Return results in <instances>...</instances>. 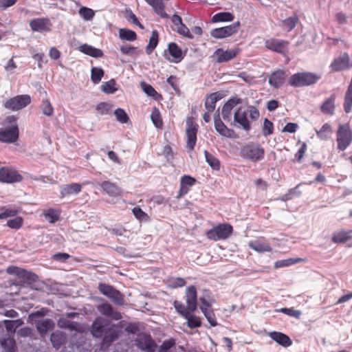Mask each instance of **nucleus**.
Instances as JSON below:
<instances>
[{
    "label": "nucleus",
    "mask_w": 352,
    "mask_h": 352,
    "mask_svg": "<svg viewBox=\"0 0 352 352\" xmlns=\"http://www.w3.org/2000/svg\"><path fill=\"white\" fill-rule=\"evenodd\" d=\"M168 285L172 288L182 287H184L186 282L183 278H170L168 280Z\"/></svg>",
    "instance_id": "60"
},
{
    "label": "nucleus",
    "mask_w": 352,
    "mask_h": 352,
    "mask_svg": "<svg viewBox=\"0 0 352 352\" xmlns=\"http://www.w3.org/2000/svg\"><path fill=\"white\" fill-rule=\"evenodd\" d=\"M23 176L13 166H3L0 168V182L5 184H14L21 182Z\"/></svg>",
    "instance_id": "9"
},
{
    "label": "nucleus",
    "mask_w": 352,
    "mask_h": 352,
    "mask_svg": "<svg viewBox=\"0 0 352 352\" xmlns=\"http://www.w3.org/2000/svg\"><path fill=\"white\" fill-rule=\"evenodd\" d=\"M201 311L211 326L215 327L217 325L215 314L212 309H208Z\"/></svg>",
    "instance_id": "58"
},
{
    "label": "nucleus",
    "mask_w": 352,
    "mask_h": 352,
    "mask_svg": "<svg viewBox=\"0 0 352 352\" xmlns=\"http://www.w3.org/2000/svg\"><path fill=\"white\" fill-rule=\"evenodd\" d=\"M298 21L299 19L298 16L295 14L283 20L282 25L287 32H290L295 28Z\"/></svg>",
    "instance_id": "46"
},
{
    "label": "nucleus",
    "mask_w": 352,
    "mask_h": 352,
    "mask_svg": "<svg viewBox=\"0 0 352 352\" xmlns=\"http://www.w3.org/2000/svg\"><path fill=\"white\" fill-rule=\"evenodd\" d=\"M116 82L115 80L111 79L107 82H104L101 85V90L108 94L115 93L118 89L116 87Z\"/></svg>",
    "instance_id": "49"
},
{
    "label": "nucleus",
    "mask_w": 352,
    "mask_h": 352,
    "mask_svg": "<svg viewBox=\"0 0 352 352\" xmlns=\"http://www.w3.org/2000/svg\"><path fill=\"white\" fill-rule=\"evenodd\" d=\"M233 232V227L230 223H219L206 232V236L210 241H217L228 239Z\"/></svg>",
    "instance_id": "5"
},
{
    "label": "nucleus",
    "mask_w": 352,
    "mask_h": 352,
    "mask_svg": "<svg viewBox=\"0 0 352 352\" xmlns=\"http://www.w3.org/2000/svg\"><path fill=\"white\" fill-rule=\"evenodd\" d=\"M159 42V33L156 30L152 31L151 36L149 38L148 44L146 47L147 54H151L157 47Z\"/></svg>",
    "instance_id": "40"
},
{
    "label": "nucleus",
    "mask_w": 352,
    "mask_h": 352,
    "mask_svg": "<svg viewBox=\"0 0 352 352\" xmlns=\"http://www.w3.org/2000/svg\"><path fill=\"white\" fill-rule=\"evenodd\" d=\"M79 50L82 53L94 58L102 57L103 56V52L101 50L95 48L87 44L80 45Z\"/></svg>",
    "instance_id": "36"
},
{
    "label": "nucleus",
    "mask_w": 352,
    "mask_h": 352,
    "mask_svg": "<svg viewBox=\"0 0 352 352\" xmlns=\"http://www.w3.org/2000/svg\"><path fill=\"white\" fill-rule=\"evenodd\" d=\"M332 133L331 126L329 124L326 123L320 128V130L316 131L317 137L321 140H327Z\"/></svg>",
    "instance_id": "41"
},
{
    "label": "nucleus",
    "mask_w": 352,
    "mask_h": 352,
    "mask_svg": "<svg viewBox=\"0 0 352 352\" xmlns=\"http://www.w3.org/2000/svg\"><path fill=\"white\" fill-rule=\"evenodd\" d=\"M337 149L346 150L352 142V131L349 124H340L336 131Z\"/></svg>",
    "instance_id": "6"
},
{
    "label": "nucleus",
    "mask_w": 352,
    "mask_h": 352,
    "mask_svg": "<svg viewBox=\"0 0 352 352\" xmlns=\"http://www.w3.org/2000/svg\"><path fill=\"white\" fill-rule=\"evenodd\" d=\"M98 290L101 294L109 298L114 305L118 306L124 305V296L114 287L106 283H100Z\"/></svg>",
    "instance_id": "7"
},
{
    "label": "nucleus",
    "mask_w": 352,
    "mask_h": 352,
    "mask_svg": "<svg viewBox=\"0 0 352 352\" xmlns=\"http://www.w3.org/2000/svg\"><path fill=\"white\" fill-rule=\"evenodd\" d=\"M241 102V99L238 97L230 98L223 106L222 117L226 121H230L232 117V111L234 107Z\"/></svg>",
    "instance_id": "24"
},
{
    "label": "nucleus",
    "mask_w": 352,
    "mask_h": 352,
    "mask_svg": "<svg viewBox=\"0 0 352 352\" xmlns=\"http://www.w3.org/2000/svg\"><path fill=\"white\" fill-rule=\"evenodd\" d=\"M6 272L9 274H14L21 278L25 280H30L32 275V273L16 266H11L8 267Z\"/></svg>",
    "instance_id": "35"
},
{
    "label": "nucleus",
    "mask_w": 352,
    "mask_h": 352,
    "mask_svg": "<svg viewBox=\"0 0 352 352\" xmlns=\"http://www.w3.org/2000/svg\"><path fill=\"white\" fill-rule=\"evenodd\" d=\"M102 191L111 197H119L122 194V189L116 184L109 181H103L100 184Z\"/></svg>",
    "instance_id": "25"
},
{
    "label": "nucleus",
    "mask_w": 352,
    "mask_h": 352,
    "mask_svg": "<svg viewBox=\"0 0 352 352\" xmlns=\"http://www.w3.org/2000/svg\"><path fill=\"white\" fill-rule=\"evenodd\" d=\"M185 300L186 306L190 311L194 312L197 309V292L195 286L188 287L185 292Z\"/></svg>",
    "instance_id": "21"
},
{
    "label": "nucleus",
    "mask_w": 352,
    "mask_h": 352,
    "mask_svg": "<svg viewBox=\"0 0 352 352\" xmlns=\"http://www.w3.org/2000/svg\"><path fill=\"white\" fill-rule=\"evenodd\" d=\"M221 98V94L219 92H214L208 95L205 101V107L208 113H212L214 111L216 103Z\"/></svg>",
    "instance_id": "33"
},
{
    "label": "nucleus",
    "mask_w": 352,
    "mask_h": 352,
    "mask_svg": "<svg viewBox=\"0 0 352 352\" xmlns=\"http://www.w3.org/2000/svg\"><path fill=\"white\" fill-rule=\"evenodd\" d=\"M248 246L252 250L259 252H271L272 248L264 236H259L248 242Z\"/></svg>",
    "instance_id": "18"
},
{
    "label": "nucleus",
    "mask_w": 352,
    "mask_h": 352,
    "mask_svg": "<svg viewBox=\"0 0 352 352\" xmlns=\"http://www.w3.org/2000/svg\"><path fill=\"white\" fill-rule=\"evenodd\" d=\"M206 161L208 165L214 170H219L220 169V161L214 155L210 153L208 151H204Z\"/></svg>",
    "instance_id": "42"
},
{
    "label": "nucleus",
    "mask_w": 352,
    "mask_h": 352,
    "mask_svg": "<svg viewBox=\"0 0 352 352\" xmlns=\"http://www.w3.org/2000/svg\"><path fill=\"white\" fill-rule=\"evenodd\" d=\"M114 113L117 120L121 123H126L129 119L127 114L122 109L118 108Z\"/></svg>",
    "instance_id": "62"
},
{
    "label": "nucleus",
    "mask_w": 352,
    "mask_h": 352,
    "mask_svg": "<svg viewBox=\"0 0 352 352\" xmlns=\"http://www.w3.org/2000/svg\"><path fill=\"white\" fill-rule=\"evenodd\" d=\"M19 138V129L16 125L6 129H0V141L14 143Z\"/></svg>",
    "instance_id": "19"
},
{
    "label": "nucleus",
    "mask_w": 352,
    "mask_h": 352,
    "mask_svg": "<svg viewBox=\"0 0 352 352\" xmlns=\"http://www.w3.org/2000/svg\"><path fill=\"white\" fill-rule=\"evenodd\" d=\"M214 128L221 135L226 138H232L234 133L232 129H228L221 121L219 114L214 118Z\"/></svg>",
    "instance_id": "27"
},
{
    "label": "nucleus",
    "mask_w": 352,
    "mask_h": 352,
    "mask_svg": "<svg viewBox=\"0 0 352 352\" xmlns=\"http://www.w3.org/2000/svg\"><path fill=\"white\" fill-rule=\"evenodd\" d=\"M91 333L96 338L103 337L102 343L110 345L116 340L120 335V331L114 324L110 323L107 320L97 317L91 327Z\"/></svg>",
    "instance_id": "1"
},
{
    "label": "nucleus",
    "mask_w": 352,
    "mask_h": 352,
    "mask_svg": "<svg viewBox=\"0 0 352 352\" xmlns=\"http://www.w3.org/2000/svg\"><path fill=\"white\" fill-rule=\"evenodd\" d=\"M40 108L43 113L47 116H52L54 114V107L47 99L42 101Z\"/></svg>",
    "instance_id": "53"
},
{
    "label": "nucleus",
    "mask_w": 352,
    "mask_h": 352,
    "mask_svg": "<svg viewBox=\"0 0 352 352\" xmlns=\"http://www.w3.org/2000/svg\"><path fill=\"white\" fill-rule=\"evenodd\" d=\"M1 210H3V212L0 213V219H4L8 217H14L19 212V210H17L15 208L3 207L1 208Z\"/></svg>",
    "instance_id": "56"
},
{
    "label": "nucleus",
    "mask_w": 352,
    "mask_h": 352,
    "mask_svg": "<svg viewBox=\"0 0 352 352\" xmlns=\"http://www.w3.org/2000/svg\"><path fill=\"white\" fill-rule=\"evenodd\" d=\"M192 312H190L187 317L184 318L187 320V325L191 329L197 328L201 327V322L200 318L192 314Z\"/></svg>",
    "instance_id": "47"
},
{
    "label": "nucleus",
    "mask_w": 352,
    "mask_h": 352,
    "mask_svg": "<svg viewBox=\"0 0 352 352\" xmlns=\"http://www.w3.org/2000/svg\"><path fill=\"white\" fill-rule=\"evenodd\" d=\"M186 134L187 138L186 148L192 151L194 150L196 145L199 125L195 122L194 118L191 116L186 118Z\"/></svg>",
    "instance_id": "8"
},
{
    "label": "nucleus",
    "mask_w": 352,
    "mask_h": 352,
    "mask_svg": "<svg viewBox=\"0 0 352 352\" xmlns=\"http://www.w3.org/2000/svg\"><path fill=\"white\" fill-rule=\"evenodd\" d=\"M274 131V124L273 123L269 120L267 118H265L263 122V126L262 133L263 135L265 137L271 135Z\"/></svg>",
    "instance_id": "59"
},
{
    "label": "nucleus",
    "mask_w": 352,
    "mask_h": 352,
    "mask_svg": "<svg viewBox=\"0 0 352 352\" xmlns=\"http://www.w3.org/2000/svg\"><path fill=\"white\" fill-rule=\"evenodd\" d=\"M352 239V230L348 231L341 229L333 233L331 241L335 243H344Z\"/></svg>",
    "instance_id": "30"
},
{
    "label": "nucleus",
    "mask_w": 352,
    "mask_h": 352,
    "mask_svg": "<svg viewBox=\"0 0 352 352\" xmlns=\"http://www.w3.org/2000/svg\"><path fill=\"white\" fill-rule=\"evenodd\" d=\"M23 224V219L21 217H16L14 219H10L7 222V226L12 228L15 230H19L22 227Z\"/></svg>",
    "instance_id": "57"
},
{
    "label": "nucleus",
    "mask_w": 352,
    "mask_h": 352,
    "mask_svg": "<svg viewBox=\"0 0 352 352\" xmlns=\"http://www.w3.org/2000/svg\"><path fill=\"white\" fill-rule=\"evenodd\" d=\"M248 113L252 120H256L260 116V113L257 107L253 105H250L248 107V111H245L242 107H239L234 114V121L237 124L239 127L242 128L246 131L251 129V123L248 119Z\"/></svg>",
    "instance_id": "2"
},
{
    "label": "nucleus",
    "mask_w": 352,
    "mask_h": 352,
    "mask_svg": "<svg viewBox=\"0 0 352 352\" xmlns=\"http://www.w3.org/2000/svg\"><path fill=\"white\" fill-rule=\"evenodd\" d=\"M52 24L48 18H37L30 21V27L34 32H49Z\"/></svg>",
    "instance_id": "23"
},
{
    "label": "nucleus",
    "mask_w": 352,
    "mask_h": 352,
    "mask_svg": "<svg viewBox=\"0 0 352 352\" xmlns=\"http://www.w3.org/2000/svg\"><path fill=\"white\" fill-rule=\"evenodd\" d=\"M112 106L107 102H100L97 104L96 110L101 114L105 115L109 113L111 110Z\"/></svg>",
    "instance_id": "63"
},
{
    "label": "nucleus",
    "mask_w": 352,
    "mask_h": 352,
    "mask_svg": "<svg viewBox=\"0 0 352 352\" xmlns=\"http://www.w3.org/2000/svg\"><path fill=\"white\" fill-rule=\"evenodd\" d=\"M141 87L148 96H151L155 99H157L160 96L161 97L160 94H159L151 85L146 83L145 82H142L141 83Z\"/></svg>",
    "instance_id": "54"
},
{
    "label": "nucleus",
    "mask_w": 352,
    "mask_h": 352,
    "mask_svg": "<svg viewBox=\"0 0 352 352\" xmlns=\"http://www.w3.org/2000/svg\"><path fill=\"white\" fill-rule=\"evenodd\" d=\"M104 76V71L102 69L99 67H93L91 71V79L95 84L100 82L102 78Z\"/></svg>",
    "instance_id": "52"
},
{
    "label": "nucleus",
    "mask_w": 352,
    "mask_h": 352,
    "mask_svg": "<svg viewBox=\"0 0 352 352\" xmlns=\"http://www.w3.org/2000/svg\"><path fill=\"white\" fill-rule=\"evenodd\" d=\"M50 341L54 348L58 349L65 342V337L61 332H54L50 336Z\"/></svg>",
    "instance_id": "38"
},
{
    "label": "nucleus",
    "mask_w": 352,
    "mask_h": 352,
    "mask_svg": "<svg viewBox=\"0 0 352 352\" xmlns=\"http://www.w3.org/2000/svg\"><path fill=\"white\" fill-rule=\"evenodd\" d=\"M320 78L315 73L304 72H298L292 75L288 80V85L294 87H302L314 85Z\"/></svg>",
    "instance_id": "3"
},
{
    "label": "nucleus",
    "mask_w": 352,
    "mask_h": 352,
    "mask_svg": "<svg viewBox=\"0 0 352 352\" xmlns=\"http://www.w3.org/2000/svg\"><path fill=\"white\" fill-rule=\"evenodd\" d=\"M199 301L201 303L199 306L200 309L201 311H204L208 309H211L214 300L212 298L210 291L205 289L203 296L199 298Z\"/></svg>",
    "instance_id": "34"
},
{
    "label": "nucleus",
    "mask_w": 352,
    "mask_h": 352,
    "mask_svg": "<svg viewBox=\"0 0 352 352\" xmlns=\"http://www.w3.org/2000/svg\"><path fill=\"white\" fill-rule=\"evenodd\" d=\"M336 96L333 94L329 98L326 99L320 107V111L322 113L327 115H333L336 109L335 101Z\"/></svg>",
    "instance_id": "31"
},
{
    "label": "nucleus",
    "mask_w": 352,
    "mask_h": 352,
    "mask_svg": "<svg viewBox=\"0 0 352 352\" xmlns=\"http://www.w3.org/2000/svg\"><path fill=\"white\" fill-rule=\"evenodd\" d=\"M160 17L168 18V14L165 12V4L163 0H144Z\"/></svg>",
    "instance_id": "29"
},
{
    "label": "nucleus",
    "mask_w": 352,
    "mask_h": 352,
    "mask_svg": "<svg viewBox=\"0 0 352 352\" xmlns=\"http://www.w3.org/2000/svg\"><path fill=\"white\" fill-rule=\"evenodd\" d=\"M151 118L153 124L158 129L163 126V122L161 118L160 112L157 107H155L151 114Z\"/></svg>",
    "instance_id": "48"
},
{
    "label": "nucleus",
    "mask_w": 352,
    "mask_h": 352,
    "mask_svg": "<svg viewBox=\"0 0 352 352\" xmlns=\"http://www.w3.org/2000/svg\"><path fill=\"white\" fill-rule=\"evenodd\" d=\"M137 347L145 352H155L157 344L153 340L151 336L147 333H141L135 340Z\"/></svg>",
    "instance_id": "14"
},
{
    "label": "nucleus",
    "mask_w": 352,
    "mask_h": 352,
    "mask_svg": "<svg viewBox=\"0 0 352 352\" xmlns=\"http://www.w3.org/2000/svg\"><path fill=\"white\" fill-rule=\"evenodd\" d=\"M60 210L49 208L43 212V215L50 223H54L60 219Z\"/></svg>",
    "instance_id": "39"
},
{
    "label": "nucleus",
    "mask_w": 352,
    "mask_h": 352,
    "mask_svg": "<svg viewBox=\"0 0 352 352\" xmlns=\"http://www.w3.org/2000/svg\"><path fill=\"white\" fill-rule=\"evenodd\" d=\"M173 306L175 309V310L177 311V312L181 316H182L183 318H185V317H187L188 316V314L190 313V312H192V311H190V309H188V307L186 306L185 307L182 302L178 301V300H175L173 302Z\"/></svg>",
    "instance_id": "50"
},
{
    "label": "nucleus",
    "mask_w": 352,
    "mask_h": 352,
    "mask_svg": "<svg viewBox=\"0 0 352 352\" xmlns=\"http://www.w3.org/2000/svg\"><path fill=\"white\" fill-rule=\"evenodd\" d=\"M197 182L195 178L190 175H184L180 178V185L177 199H180L186 195L189 191L192 186H193Z\"/></svg>",
    "instance_id": "22"
},
{
    "label": "nucleus",
    "mask_w": 352,
    "mask_h": 352,
    "mask_svg": "<svg viewBox=\"0 0 352 352\" xmlns=\"http://www.w3.org/2000/svg\"><path fill=\"white\" fill-rule=\"evenodd\" d=\"M329 67L333 72L349 70L352 67V61L349 54L345 52L334 58Z\"/></svg>",
    "instance_id": "16"
},
{
    "label": "nucleus",
    "mask_w": 352,
    "mask_h": 352,
    "mask_svg": "<svg viewBox=\"0 0 352 352\" xmlns=\"http://www.w3.org/2000/svg\"><path fill=\"white\" fill-rule=\"evenodd\" d=\"M287 77V75L284 70L277 69L269 76L268 82L273 88L278 89L285 84Z\"/></svg>",
    "instance_id": "20"
},
{
    "label": "nucleus",
    "mask_w": 352,
    "mask_h": 352,
    "mask_svg": "<svg viewBox=\"0 0 352 352\" xmlns=\"http://www.w3.org/2000/svg\"><path fill=\"white\" fill-rule=\"evenodd\" d=\"M1 344L6 352H16V342L14 338L8 337L1 340Z\"/></svg>",
    "instance_id": "44"
},
{
    "label": "nucleus",
    "mask_w": 352,
    "mask_h": 352,
    "mask_svg": "<svg viewBox=\"0 0 352 352\" xmlns=\"http://www.w3.org/2000/svg\"><path fill=\"white\" fill-rule=\"evenodd\" d=\"M289 41L271 38L265 41V47L272 52L285 55L288 53Z\"/></svg>",
    "instance_id": "15"
},
{
    "label": "nucleus",
    "mask_w": 352,
    "mask_h": 352,
    "mask_svg": "<svg viewBox=\"0 0 352 352\" xmlns=\"http://www.w3.org/2000/svg\"><path fill=\"white\" fill-rule=\"evenodd\" d=\"M120 38L124 41H133L137 39V34L129 29L122 28L119 30Z\"/></svg>",
    "instance_id": "43"
},
{
    "label": "nucleus",
    "mask_w": 352,
    "mask_h": 352,
    "mask_svg": "<svg viewBox=\"0 0 352 352\" xmlns=\"http://www.w3.org/2000/svg\"><path fill=\"white\" fill-rule=\"evenodd\" d=\"M164 58L170 63H178L184 58L182 48L174 42L168 44L167 50L163 53Z\"/></svg>",
    "instance_id": "12"
},
{
    "label": "nucleus",
    "mask_w": 352,
    "mask_h": 352,
    "mask_svg": "<svg viewBox=\"0 0 352 352\" xmlns=\"http://www.w3.org/2000/svg\"><path fill=\"white\" fill-rule=\"evenodd\" d=\"M132 212L134 217L140 221H147L149 220V216L144 212L139 206L135 207L132 209Z\"/></svg>",
    "instance_id": "55"
},
{
    "label": "nucleus",
    "mask_w": 352,
    "mask_h": 352,
    "mask_svg": "<svg viewBox=\"0 0 352 352\" xmlns=\"http://www.w3.org/2000/svg\"><path fill=\"white\" fill-rule=\"evenodd\" d=\"M177 32L179 34V35H182L184 37H186V38H193V36L192 34L190 33L189 29L188 28V27L182 23V25H180L179 26H178L177 28V30H176Z\"/></svg>",
    "instance_id": "61"
},
{
    "label": "nucleus",
    "mask_w": 352,
    "mask_h": 352,
    "mask_svg": "<svg viewBox=\"0 0 352 352\" xmlns=\"http://www.w3.org/2000/svg\"><path fill=\"white\" fill-rule=\"evenodd\" d=\"M97 310L102 315L113 320H120L122 318V314L115 309L109 302H103L97 306Z\"/></svg>",
    "instance_id": "17"
},
{
    "label": "nucleus",
    "mask_w": 352,
    "mask_h": 352,
    "mask_svg": "<svg viewBox=\"0 0 352 352\" xmlns=\"http://www.w3.org/2000/svg\"><path fill=\"white\" fill-rule=\"evenodd\" d=\"M175 344V340L173 338L164 340L160 346V352H166Z\"/></svg>",
    "instance_id": "64"
},
{
    "label": "nucleus",
    "mask_w": 352,
    "mask_h": 352,
    "mask_svg": "<svg viewBox=\"0 0 352 352\" xmlns=\"http://www.w3.org/2000/svg\"><path fill=\"white\" fill-rule=\"evenodd\" d=\"M234 19L233 14L228 12H221L215 14L211 19L212 23L219 22H230L232 21Z\"/></svg>",
    "instance_id": "37"
},
{
    "label": "nucleus",
    "mask_w": 352,
    "mask_h": 352,
    "mask_svg": "<svg viewBox=\"0 0 352 352\" xmlns=\"http://www.w3.org/2000/svg\"><path fill=\"white\" fill-rule=\"evenodd\" d=\"M240 52V49L237 47L227 50L217 48L212 55V58L217 63H226L236 58Z\"/></svg>",
    "instance_id": "11"
},
{
    "label": "nucleus",
    "mask_w": 352,
    "mask_h": 352,
    "mask_svg": "<svg viewBox=\"0 0 352 352\" xmlns=\"http://www.w3.org/2000/svg\"><path fill=\"white\" fill-rule=\"evenodd\" d=\"M240 25V22L236 21L225 27L214 28L211 30L210 35L217 39L227 38L236 34L239 31Z\"/></svg>",
    "instance_id": "13"
},
{
    "label": "nucleus",
    "mask_w": 352,
    "mask_h": 352,
    "mask_svg": "<svg viewBox=\"0 0 352 352\" xmlns=\"http://www.w3.org/2000/svg\"><path fill=\"white\" fill-rule=\"evenodd\" d=\"M82 190V185L78 183L65 184L60 186V197H65L73 194H78Z\"/></svg>",
    "instance_id": "28"
},
{
    "label": "nucleus",
    "mask_w": 352,
    "mask_h": 352,
    "mask_svg": "<svg viewBox=\"0 0 352 352\" xmlns=\"http://www.w3.org/2000/svg\"><path fill=\"white\" fill-rule=\"evenodd\" d=\"M30 103L31 97L30 95H19L6 100L4 103V107L12 111H19Z\"/></svg>",
    "instance_id": "10"
},
{
    "label": "nucleus",
    "mask_w": 352,
    "mask_h": 352,
    "mask_svg": "<svg viewBox=\"0 0 352 352\" xmlns=\"http://www.w3.org/2000/svg\"><path fill=\"white\" fill-rule=\"evenodd\" d=\"M303 261H305V259L302 258H290L287 259L277 261L274 264V267L276 268L284 267Z\"/></svg>",
    "instance_id": "45"
},
{
    "label": "nucleus",
    "mask_w": 352,
    "mask_h": 352,
    "mask_svg": "<svg viewBox=\"0 0 352 352\" xmlns=\"http://www.w3.org/2000/svg\"><path fill=\"white\" fill-rule=\"evenodd\" d=\"M78 13L85 21H91L95 16V12L92 9L85 6H82L79 9Z\"/></svg>",
    "instance_id": "51"
},
{
    "label": "nucleus",
    "mask_w": 352,
    "mask_h": 352,
    "mask_svg": "<svg viewBox=\"0 0 352 352\" xmlns=\"http://www.w3.org/2000/svg\"><path fill=\"white\" fill-rule=\"evenodd\" d=\"M36 327L40 334H46L49 331L52 330L55 324L52 319L47 318L36 322Z\"/></svg>",
    "instance_id": "32"
},
{
    "label": "nucleus",
    "mask_w": 352,
    "mask_h": 352,
    "mask_svg": "<svg viewBox=\"0 0 352 352\" xmlns=\"http://www.w3.org/2000/svg\"><path fill=\"white\" fill-rule=\"evenodd\" d=\"M240 156L245 160L257 162L264 158L265 150L261 145L250 142L241 147Z\"/></svg>",
    "instance_id": "4"
},
{
    "label": "nucleus",
    "mask_w": 352,
    "mask_h": 352,
    "mask_svg": "<svg viewBox=\"0 0 352 352\" xmlns=\"http://www.w3.org/2000/svg\"><path fill=\"white\" fill-rule=\"evenodd\" d=\"M269 337L274 342L283 347H288L292 345V341L288 336L279 331H272L269 333Z\"/></svg>",
    "instance_id": "26"
}]
</instances>
